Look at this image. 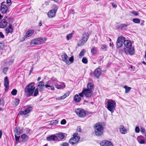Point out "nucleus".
<instances>
[{
	"label": "nucleus",
	"instance_id": "43",
	"mask_svg": "<svg viewBox=\"0 0 146 146\" xmlns=\"http://www.w3.org/2000/svg\"><path fill=\"white\" fill-rule=\"evenodd\" d=\"M101 48L103 50L106 51L107 48V46L106 44H102L101 46Z\"/></svg>",
	"mask_w": 146,
	"mask_h": 146
},
{
	"label": "nucleus",
	"instance_id": "9",
	"mask_svg": "<svg viewBox=\"0 0 146 146\" xmlns=\"http://www.w3.org/2000/svg\"><path fill=\"white\" fill-rule=\"evenodd\" d=\"M5 3L4 2H2L1 3L0 11L3 14L6 13L8 10V7L6 5L4 4L3 3Z\"/></svg>",
	"mask_w": 146,
	"mask_h": 146
},
{
	"label": "nucleus",
	"instance_id": "26",
	"mask_svg": "<svg viewBox=\"0 0 146 146\" xmlns=\"http://www.w3.org/2000/svg\"><path fill=\"white\" fill-rule=\"evenodd\" d=\"M25 107H26V109L25 110V112H26V114H27L31 112L32 110L33 107L30 105H27Z\"/></svg>",
	"mask_w": 146,
	"mask_h": 146
},
{
	"label": "nucleus",
	"instance_id": "54",
	"mask_svg": "<svg viewBox=\"0 0 146 146\" xmlns=\"http://www.w3.org/2000/svg\"><path fill=\"white\" fill-rule=\"evenodd\" d=\"M132 13L135 16L139 15V13H138L137 11H133L132 12Z\"/></svg>",
	"mask_w": 146,
	"mask_h": 146
},
{
	"label": "nucleus",
	"instance_id": "27",
	"mask_svg": "<svg viewBox=\"0 0 146 146\" xmlns=\"http://www.w3.org/2000/svg\"><path fill=\"white\" fill-rule=\"evenodd\" d=\"M95 129L99 130L100 131H104L103 127L102 125L99 123H97L95 125Z\"/></svg>",
	"mask_w": 146,
	"mask_h": 146
},
{
	"label": "nucleus",
	"instance_id": "6",
	"mask_svg": "<svg viewBox=\"0 0 146 146\" xmlns=\"http://www.w3.org/2000/svg\"><path fill=\"white\" fill-rule=\"evenodd\" d=\"M54 8L50 10L48 13V16L50 18H52L54 17L56 15V13L58 8V6L54 5H53Z\"/></svg>",
	"mask_w": 146,
	"mask_h": 146
},
{
	"label": "nucleus",
	"instance_id": "60",
	"mask_svg": "<svg viewBox=\"0 0 146 146\" xmlns=\"http://www.w3.org/2000/svg\"><path fill=\"white\" fill-rule=\"evenodd\" d=\"M84 92L83 90L82 91V92L80 93L79 94V96L80 97H83L84 96Z\"/></svg>",
	"mask_w": 146,
	"mask_h": 146
},
{
	"label": "nucleus",
	"instance_id": "7",
	"mask_svg": "<svg viewBox=\"0 0 146 146\" xmlns=\"http://www.w3.org/2000/svg\"><path fill=\"white\" fill-rule=\"evenodd\" d=\"M125 38L123 36L119 37L116 41V47L117 48L121 47L123 45Z\"/></svg>",
	"mask_w": 146,
	"mask_h": 146
},
{
	"label": "nucleus",
	"instance_id": "19",
	"mask_svg": "<svg viewBox=\"0 0 146 146\" xmlns=\"http://www.w3.org/2000/svg\"><path fill=\"white\" fill-rule=\"evenodd\" d=\"M37 86L38 87V89L40 92H42L43 91V88L45 86L44 83L43 81L39 82L38 83Z\"/></svg>",
	"mask_w": 146,
	"mask_h": 146
},
{
	"label": "nucleus",
	"instance_id": "45",
	"mask_svg": "<svg viewBox=\"0 0 146 146\" xmlns=\"http://www.w3.org/2000/svg\"><path fill=\"white\" fill-rule=\"evenodd\" d=\"M17 90L15 89H13L11 92V94L13 96H15L17 94Z\"/></svg>",
	"mask_w": 146,
	"mask_h": 146
},
{
	"label": "nucleus",
	"instance_id": "51",
	"mask_svg": "<svg viewBox=\"0 0 146 146\" xmlns=\"http://www.w3.org/2000/svg\"><path fill=\"white\" fill-rule=\"evenodd\" d=\"M84 54V49H83L82 50V51L80 52L79 54V56L80 57H82L83 56Z\"/></svg>",
	"mask_w": 146,
	"mask_h": 146
},
{
	"label": "nucleus",
	"instance_id": "34",
	"mask_svg": "<svg viewBox=\"0 0 146 146\" xmlns=\"http://www.w3.org/2000/svg\"><path fill=\"white\" fill-rule=\"evenodd\" d=\"M97 48L95 46L92 47L91 49V53L93 55H94L96 54L97 53Z\"/></svg>",
	"mask_w": 146,
	"mask_h": 146
},
{
	"label": "nucleus",
	"instance_id": "35",
	"mask_svg": "<svg viewBox=\"0 0 146 146\" xmlns=\"http://www.w3.org/2000/svg\"><path fill=\"white\" fill-rule=\"evenodd\" d=\"M124 88L125 89V93H128L131 89V88L128 87L127 86H124Z\"/></svg>",
	"mask_w": 146,
	"mask_h": 146
},
{
	"label": "nucleus",
	"instance_id": "36",
	"mask_svg": "<svg viewBox=\"0 0 146 146\" xmlns=\"http://www.w3.org/2000/svg\"><path fill=\"white\" fill-rule=\"evenodd\" d=\"M128 25H126L125 24H121L120 26V28L121 29H125Z\"/></svg>",
	"mask_w": 146,
	"mask_h": 146
},
{
	"label": "nucleus",
	"instance_id": "5",
	"mask_svg": "<svg viewBox=\"0 0 146 146\" xmlns=\"http://www.w3.org/2000/svg\"><path fill=\"white\" fill-rule=\"evenodd\" d=\"M89 38V34L87 32L85 33L83 35L82 39L80 40L78 44L79 46H81L87 42Z\"/></svg>",
	"mask_w": 146,
	"mask_h": 146
},
{
	"label": "nucleus",
	"instance_id": "31",
	"mask_svg": "<svg viewBox=\"0 0 146 146\" xmlns=\"http://www.w3.org/2000/svg\"><path fill=\"white\" fill-rule=\"evenodd\" d=\"M73 98L74 101L76 102H79L81 100V98L77 94L74 96Z\"/></svg>",
	"mask_w": 146,
	"mask_h": 146
},
{
	"label": "nucleus",
	"instance_id": "14",
	"mask_svg": "<svg viewBox=\"0 0 146 146\" xmlns=\"http://www.w3.org/2000/svg\"><path fill=\"white\" fill-rule=\"evenodd\" d=\"M61 56L62 60L66 63L67 64H70V63L68 60V57L66 53H62Z\"/></svg>",
	"mask_w": 146,
	"mask_h": 146
},
{
	"label": "nucleus",
	"instance_id": "13",
	"mask_svg": "<svg viewBox=\"0 0 146 146\" xmlns=\"http://www.w3.org/2000/svg\"><path fill=\"white\" fill-rule=\"evenodd\" d=\"M34 32V31L33 29H31L28 31L24 36L22 38L23 40H24L25 38L31 36Z\"/></svg>",
	"mask_w": 146,
	"mask_h": 146
},
{
	"label": "nucleus",
	"instance_id": "64",
	"mask_svg": "<svg viewBox=\"0 0 146 146\" xmlns=\"http://www.w3.org/2000/svg\"><path fill=\"white\" fill-rule=\"evenodd\" d=\"M141 131L142 133L146 132L145 129L143 127L141 128Z\"/></svg>",
	"mask_w": 146,
	"mask_h": 146
},
{
	"label": "nucleus",
	"instance_id": "10",
	"mask_svg": "<svg viewBox=\"0 0 146 146\" xmlns=\"http://www.w3.org/2000/svg\"><path fill=\"white\" fill-rule=\"evenodd\" d=\"M125 52L127 54H129L131 55H133L134 54V48L131 46L127 49L123 48Z\"/></svg>",
	"mask_w": 146,
	"mask_h": 146
},
{
	"label": "nucleus",
	"instance_id": "33",
	"mask_svg": "<svg viewBox=\"0 0 146 146\" xmlns=\"http://www.w3.org/2000/svg\"><path fill=\"white\" fill-rule=\"evenodd\" d=\"M120 132L122 134H125L127 133L126 129L122 125L120 126Z\"/></svg>",
	"mask_w": 146,
	"mask_h": 146
},
{
	"label": "nucleus",
	"instance_id": "44",
	"mask_svg": "<svg viewBox=\"0 0 146 146\" xmlns=\"http://www.w3.org/2000/svg\"><path fill=\"white\" fill-rule=\"evenodd\" d=\"M45 87L46 88H50V89L51 90H53V91L54 90V88L53 86H50L47 84H46L45 85Z\"/></svg>",
	"mask_w": 146,
	"mask_h": 146
},
{
	"label": "nucleus",
	"instance_id": "16",
	"mask_svg": "<svg viewBox=\"0 0 146 146\" xmlns=\"http://www.w3.org/2000/svg\"><path fill=\"white\" fill-rule=\"evenodd\" d=\"M29 137L26 134L24 133L22 134L21 136V138L22 139L21 141L22 143H24L27 142L28 141Z\"/></svg>",
	"mask_w": 146,
	"mask_h": 146
},
{
	"label": "nucleus",
	"instance_id": "11",
	"mask_svg": "<svg viewBox=\"0 0 146 146\" xmlns=\"http://www.w3.org/2000/svg\"><path fill=\"white\" fill-rule=\"evenodd\" d=\"M80 137H72L69 140V143L72 145H73L77 143L80 139Z\"/></svg>",
	"mask_w": 146,
	"mask_h": 146
},
{
	"label": "nucleus",
	"instance_id": "57",
	"mask_svg": "<svg viewBox=\"0 0 146 146\" xmlns=\"http://www.w3.org/2000/svg\"><path fill=\"white\" fill-rule=\"evenodd\" d=\"M61 146H69V144L67 142L63 143L62 144H61Z\"/></svg>",
	"mask_w": 146,
	"mask_h": 146
},
{
	"label": "nucleus",
	"instance_id": "12",
	"mask_svg": "<svg viewBox=\"0 0 146 146\" xmlns=\"http://www.w3.org/2000/svg\"><path fill=\"white\" fill-rule=\"evenodd\" d=\"M101 146H113L112 143L108 141L105 140L101 141L100 143Z\"/></svg>",
	"mask_w": 146,
	"mask_h": 146
},
{
	"label": "nucleus",
	"instance_id": "17",
	"mask_svg": "<svg viewBox=\"0 0 146 146\" xmlns=\"http://www.w3.org/2000/svg\"><path fill=\"white\" fill-rule=\"evenodd\" d=\"M9 82L7 76H6L4 78V86L5 87V91L7 92L9 89Z\"/></svg>",
	"mask_w": 146,
	"mask_h": 146
},
{
	"label": "nucleus",
	"instance_id": "40",
	"mask_svg": "<svg viewBox=\"0 0 146 146\" xmlns=\"http://www.w3.org/2000/svg\"><path fill=\"white\" fill-rule=\"evenodd\" d=\"M64 136L65 135L64 134L62 133H60L58 134V137L61 139H63L64 138Z\"/></svg>",
	"mask_w": 146,
	"mask_h": 146
},
{
	"label": "nucleus",
	"instance_id": "37",
	"mask_svg": "<svg viewBox=\"0 0 146 146\" xmlns=\"http://www.w3.org/2000/svg\"><path fill=\"white\" fill-rule=\"evenodd\" d=\"M50 81L52 83L54 84L58 82L57 79L54 77L50 79Z\"/></svg>",
	"mask_w": 146,
	"mask_h": 146
},
{
	"label": "nucleus",
	"instance_id": "61",
	"mask_svg": "<svg viewBox=\"0 0 146 146\" xmlns=\"http://www.w3.org/2000/svg\"><path fill=\"white\" fill-rule=\"evenodd\" d=\"M7 3L8 4L9 6L11 5V0H7Z\"/></svg>",
	"mask_w": 146,
	"mask_h": 146
},
{
	"label": "nucleus",
	"instance_id": "28",
	"mask_svg": "<svg viewBox=\"0 0 146 146\" xmlns=\"http://www.w3.org/2000/svg\"><path fill=\"white\" fill-rule=\"evenodd\" d=\"M55 86L58 89H62L65 87V85L64 84V83H62L60 85L55 84Z\"/></svg>",
	"mask_w": 146,
	"mask_h": 146
},
{
	"label": "nucleus",
	"instance_id": "30",
	"mask_svg": "<svg viewBox=\"0 0 146 146\" xmlns=\"http://www.w3.org/2000/svg\"><path fill=\"white\" fill-rule=\"evenodd\" d=\"M94 85L92 83H89L87 84V89L93 91V90L94 89Z\"/></svg>",
	"mask_w": 146,
	"mask_h": 146
},
{
	"label": "nucleus",
	"instance_id": "23",
	"mask_svg": "<svg viewBox=\"0 0 146 146\" xmlns=\"http://www.w3.org/2000/svg\"><path fill=\"white\" fill-rule=\"evenodd\" d=\"M6 33L8 34L9 33H11L13 31V29L12 28V25L9 24V27L6 29Z\"/></svg>",
	"mask_w": 146,
	"mask_h": 146
},
{
	"label": "nucleus",
	"instance_id": "42",
	"mask_svg": "<svg viewBox=\"0 0 146 146\" xmlns=\"http://www.w3.org/2000/svg\"><path fill=\"white\" fill-rule=\"evenodd\" d=\"M27 115L26 112H25V110L24 111H20L19 113H18L17 115Z\"/></svg>",
	"mask_w": 146,
	"mask_h": 146
},
{
	"label": "nucleus",
	"instance_id": "50",
	"mask_svg": "<svg viewBox=\"0 0 146 146\" xmlns=\"http://www.w3.org/2000/svg\"><path fill=\"white\" fill-rule=\"evenodd\" d=\"M144 137L142 135H140L138 136L137 137V140L138 142L141 141L142 139H144Z\"/></svg>",
	"mask_w": 146,
	"mask_h": 146
},
{
	"label": "nucleus",
	"instance_id": "52",
	"mask_svg": "<svg viewBox=\"0 0 146 146\" xmlns=\"http://www.w3.org/2000/svg\"><path fill=\"white\" fill-rule=\"evenodd\" d=\"M8 67H5L4 68L3 70V72L5 74H6V73L8 70Z\"/></svg>",
	"mask_w": 146,
	"mask_h": 146
},
{
	"label": "nucleus",
	"instance_id": "46",
	"mask_svg": "<svg viewBox=\"0 0 146 146\" xmlns=\"http://www.w3.org/2000/svg\"><path fill=\"white\" fill-rule=\"evenodd\" d=\"M73 34L71 33L67 35L66 36V38L68 40H69L71 39L72 38Z\"/></svg>",
	"mask_w": 146,
	"mask_h": 146
},
{
	"label": "nucleus",
	"instance_id": "2",
	"mask_svg": "<svg viewBox=\"0 0 146 146\" xmlns=\"http://www.w3.org/2000/svg\"><path fill=\"white\" fill-rule=\"evenodd\" d=\"M106 100H107L106 106L107 109L111 113H113L116 106V103L115 101L111 99H107Z\"/></svg>",
	"mask_w": 146,
	"mask_h": 146
},
{
	"label": "nucleus",
	"instance_id": "62",
	"mask_svg": "<svg viewBox=\"0 0 146 146\" xmlns=\"http://www.w3.org/2000/svg\"><path fill=\"white\" fill-rule=\"evenodd\" d=\"M4 101L3 100L0 99V105L4 106Z\"/></svg>",
	"mask_w": 146,
	"mask_h": 146
},
{
	"label": "nucleus",
	"instance_id": "15",
	"mask_svg": "<svg viewBox=\"0 0 146 146\" xmlns=\"http://www.w3.org/2000/svg\"><path fill=\"white\" fill-rule=\"evenodd\" d=\"M102 73L101 70L100 68L96 69L94 72V74L97 79H99Z\"/></svg>",
	"mask_w": 146,
	"mask_h": 146
},
{
	"label": "nucleus",
	"instance_id": "48",
	"mask_svg": "<svg viewBox=\"0 0 146 146\" xmlns=\"http://www.w3.org/2000/svg\"><path fill=\"white\" fill-rule=\"evenodd\" d=\"M74 56L73 55L71 56L69 58V61L70 62V63H69L70 64L72 63L74 61Z\"/></svg>",
	"mask_w": 146,
	"mask_h": 146
},
{
	"label": "nucleus",
	"instance_id": "58",
	"mask_svg": "<svg viewBox=\"0 0 146 146\" xmlns=\"http://www.w3.org/2000/svg\"><path fill=\"white\" fill-rule=\"evenodd\" d=\"M66 123V121L65 119H63L61 121L60 123L62 125H64Z\"/></svg>",
	"mask_w": 146,
	"mask_h": 146
},
{
	"label": "nucleus",
	"instance_id": "39",
	"mask_svg": "<svg viewBox=\"0 0 146 146\" xmlns=\"http://www.w3.org/2000/svg\"><path fill=\"white\" fill-rule=\"evenodd\" d=\"M133 21L135 23H139L140 22V20L138 18H135L133 19Z\"/></svg>",
	"mask_w": 146,
	"mask_h": 146
},
{
	"label": "nucleus",
	"instance_id": "18",
	"mask_svg": "<svg viewBox=\"0 0 146 146\" xmlns=\"http://www.w3.org/2000/svg\"><path fill=\"white\" fill-rule=\"evenodd\" d=\"M84 94L86 97H90L92 95L93 92L87 89L83 90Z\"/></svg>",
	"mask_w": 146,
	"mask_h": 146
},
{
	"label": "nucleus",
	"instance_id": "24",
	"mask_svg": "<svg viewBox=\"0 0 146 146\" xmlns=\"http://www.w3.org/2000/svg\"><path fill=\"white\" fill-rule=\"evenodd\" d=\"M25 107H26V109L25 110V112H26V114H27L31 112L32 110L33 107L30 105H27Z\"/></svg>",
	"mask_w": 146,
	"mask_h": 146
},
{
	"label": "nucleus",
	"instance_id": "3",
	"mask_svg": "<svg viewBox=\"0 0 146 146\" xmlns=\"http://www.w3.org/2000/svg\"><path fill=\"white\" fill-rule=\"evenodd\" d=\"M13 20L10 17H7L6 16L4 17L3 19H2L0 22V28L3 29L6 27L8 22H10L11 21L12 22Z\"/></svg>",
	"mask_w": 146,
	"mask_h": 146
},
{
	"label": "nucleus",
	"instance_id": "41",
	"mask_svg": "<svg viewBox=\"0 0 146 146\" xmlns=\"http://www.w3.org/2000/svg\"><path fill=\"white\" fill-rule=\"evenodd\" d=\"M9 60L8 62L9 64V65H11L13 63L14 59L12 58H10V57L9 58Z\"/></svg>",
	"mask_w": 146,
	"mask_h": 146
},
{
	"label": "nucleus",
	"instance_id": "53",
	"mask_svg": "<svg viewBox=\"0 0 146 146\" xmlns=\"http://www.w3.org/2000/svg\"><path fill=\"white\" fill-rule=\"evenodd\" d=\"M135 131L137 133H138L140 131V129L138 126H136L135 129Z\"/></svg>",
	"mask_w": 146,
	"mask_h": 146
},
{
	"label": "nucleus",
	"instance_id": "8",
	"mask_svg": "<svg viewBox=\"0 0 146 146\" xmlns=\"http://www.w3.org/2000/svg\"><path fill=\"white\" fill-rule=\"evenodd\" d=\"M75 111L77 115L80 117H84L86 115L85 111L82 108L76 109Z\"/></svg>",
	"mask_w": 146,
	"mask_h": 146
},
{
	"label": "nucleus",
	"instance_id": "29",
	"mask_svg": "<svg viewBox=\"0 0 146 146\" xmlns=\"http://www.w3.org/2000/svg\"><path fill=\"white\" fill-rule=\"evenodd\" d=\"M95 133L96 136H100L103 134V131H100V130L95 129Z\"/></svg>",
	"mask_w": 146,
	"mask_h": 146
},
{
	"label": "nucleus",
	"instance_id": "49",
	"mask_svg": "<svg viewBox=\"0 0 146 146\" xmlns=\"http://www.w3.org/2000/svg\"><path fill=\"white\" fill-rule=\"evenodd\" d=\"M58 121L57 120H55L51 121L50 122V124L52 125H56L57 124Z\"/></svg>",
	"mask_w": 146,
	"mask_h": 146
},
{
	"label": "nucleus",
	"instance_id": "22",
	"mask_svg": "<svg viewBox=\"0 0 146 146\" xmlns=\"http://www.w3.org/2000/svg\"><path fill=\"white\" fill-rule=\"evenodd\" d=\"M14 132L15 134L17 135H19L21 133L23 132V130L21 128L18 127H16L15 130H14Z\"/></svg>",
	"mask_w": 146,
	"mask_h": 146
},
{
	"label": "nucleus",
	"instance_id": "21",
	"mask_svg": "<svg viewBox=\"0 0 146 146\" xmlns=\"http://www.w3.org/2000/svg\"><path fill=\"white\" fill-rule=\"evenodd\" d=\"M58 139V137L54 135H51L50 136L46 138L47 140L48 141L51 140L53 141H57Z\"/></svg>",
	"mask_w": 146,
	"mask_h": 146
},
{
	"label": "nucleus",
	"instance_id": "32",
	"mask_svg": "<svg viewBox=\"0 0 146 146\" xmlns=\"http://www.w3.org/2000/svg\"><path fill=\"white\" fill-rule=\"evenodd\" d=\"M69 95V93H67L64 94L63 96L58 97L56 98V100H63L64 99L67 97Z\"/></svg>",
	"mask_w": 146,
	"mask_h": 146
},
{
	"label": "nucleus",
	"instance_id": "59",
	"mask_svg": "<svg viewBox=\"0 0 146 146\" xmlns=\"http://www.w3.org/2000/svg\"><path fill=\"white\" fill-rule=\"evenodd\" d=\"M69 14H74V11L73 9H70L69 11Z\"/></svg>",
	"mask_w": 146,
	"mask_h": 146
},
{
	"label": "nucleus",
	"instance_id": "4",
	"mask_svg": "<svg viewBox=\"0 0 146 146\" xmlns=\"http://www.w3.org/2000/svg\"><path fill=\"white\" fill-rule=\"evenodd\" d=\"M46 40V38H44V40L40 38H35L31 41L30 44L32 46H34L35 45H39L44 43Z\"/></svg>",
	"mask_w": 146,
	"mask_h": 146
},
{
	"label": "nucleus",
	"instance_id": "38",
	"mask_svg": "<svg viewBox=\"0 0 146 146\" xmlns=\"http://www.w3.org/2000/svg\"><path fill=\"white\" fill-rule=\"evenodd\" d=\"M15 141L17 142V143L18 142H21V141H19V139L20 137H21L20 136H17L16 134H15Z\"/></svg>",
	"mask_w": 146,
	"mask_h": 146
},
{
	"label": "nucleus",
	"instance_id": "20",
	"mask_svg": "<svg viewBox=\"0 0 146 146\" xmlns=\"http://www.w3.org/2000/svg\"><path fill=\"white\" fill-rule=\"evenodd\" d=\"M124 44L125 46L124 48L127 49L132 46V44L131 42L129 40H126L124 39Z\"/></svg>",
	"mask_w": 146,
	"mask_h": 146
},
{
	"label": "nucleus",
	"instance_id": "55",
	"mask_svg": "<svg viewBox=\"0 0 146 146\" xmlns=\"http://www.w3.org/2000/svg\"><path fill=\"white\" fill-rule=\"evenodd\" d=\"M20 100L19 99H17L15 102V106H17L19 104Z\"/></svg>",
	"mask_w": 146,
	"mask_h": 146
},
{
	"label": "nucleus",
	"instance_id": "1",
	"mask_svg": "<svg viewBox=\"0 0 146 146\" xmlns=\"http://www.w3.org/2000/svg\"><path fill=\"white\" fill-rule=\"evenodd\" d=\"M35 83L34 82H31L28 84L24 89L25 93L27 97L31 96H36L39 94L38 88L35 89L34 86Z\"/></svg>",
	"mask_w": 146,
	"mask_h": 146
},
{
	"label": "nucleus",
	"instance_id": "25",
	"mask_svg": "<svg viewBox=\"0 0 146 146\" xmlns=\"http://www.w3.org/2000/svg\"><path fill=\"white\" fill-rule=\"evenodd\" d=\"M25 107H26V109L25 110V112H26V114H27L31 112L32 110L33 107L30 105H27Z\"/></svg>",
	"mask_w": 146,
	"mask_h": 146
},
{
	"label": "nucleus",
	"instance_id": "56",
	"mask_svg": "<svg viewBox=\"0 0 146 146\" xmlns=\"http://www.w3.org/2000/svg\"><path fill=\"white\" fill-rule=\"evenodd\" d=\"M4 44L3 42H0V49H3V48Z\"/></svg>",
	"mask_w": 146,
	"mask_h": 146
},
{
	"label": "nucleus",
	"instance_id": "63",
	"mask_svg": "<svg viewBox=\"0 0 146 146\" xmlns=\"http://www.w3.org/2000/svg\"><path fill=\"white\" fill-rule=\"evenodd\" d=\"M5 36L3 34V33L2 32H0V38H4Z\"/></svg>",
	"mask_w": 146,
	"mask_h": 146
},
{
	"label": "nucleus",
	"instance_id": "47",
	"mask_svg": "<svg viewBox=\"0 0 146 146\" xmlns=\"http://www.w3.org/2000/svg\"><path fill=\"white\" fill-rule=\"evenodd\" d=\"M82 62L83 63L85 64H86L88 63V60L87 58L85 57H83L82 59Z\"/></svg>",
	"mask_w": 146,
	"mask_h": 146
}]
</instances>
